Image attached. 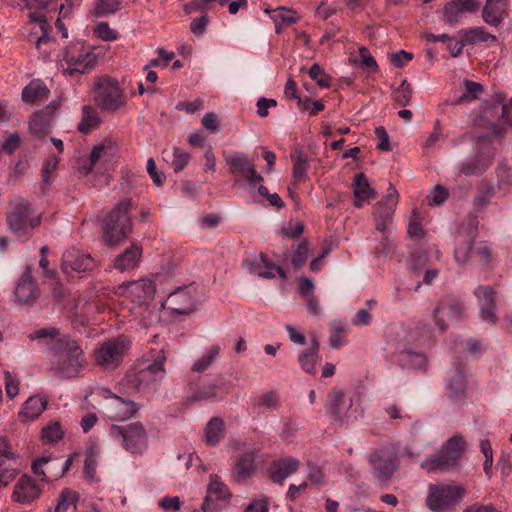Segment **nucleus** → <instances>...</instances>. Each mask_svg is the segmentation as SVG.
I'll list each match as a JSON object with an SVG mask.
<instances>
[{"mask_svg":"<svg viewBox=\"0 0 512 512\" xmlns=\"http://www.w3.org/2000/svg\"><path fill=\"white\" fill-rule=\"evenodd\" d=\"M30 340H40L49 347L52 355L51 370L60 379L80 377L88 361L78 341L69 335H60L55 327H44L31 332Z\"/></svg>","mask_w":512,"mask_h":512,"instance_id":"nucleus-1","label":"nucleus"},{"mask_svg":"<svg viewBox=\"0 0 512 512\" xmlns=\"http://www.w3.org/2000/svg\"><path fill=\"white\" fill-rule=\"evenodd\" d=\"M433 329L427 323H419L414 328H403L398 334L399 342L395 354L396 361L403 368L424 369L427 364L426 355L417 348L432 345Z\"/></svg>","mask_w":512,"mask_h":512,"instance_id":"nucleus-2","label":"nucleus"},{"mask_svg":"<svg viewBox=\"0 0 512 512\" xmlns=\"http://www.w3.org/2000/svg\"><path fill=\"white\" fill-rule=\"evenodd\" d=\"M159 373L160 358L143 357L126 373L121 385L127 393L147 394L151 389L155 390Z\"/></svg>","mask_w":512,"mask_h":512,"instance_id":"nucleus-3","label":"nucleus"},{"mask_svg":"<svg viewBox=\"0 0 512 512\" xmlns=\"http://www.w3.org/2000/svg\"><path fill=\"white\" fill-rule=\"evenodd\" d=\"M130 199L121 200L103 221V238L107 245H117L131 231Z\"/></svg>","mask_w":512,"mask_h":512,"instance_id":"nucleus-4","label":"nucleus"},{"mask_svg":"<svg viewBox=\"0 0 512 512\" xmlns=\"http://www.w3.org/2000/svg\"><path fill=\"white\" fill-rule=\"evenodd\" d=\"M129 337L120 335L104 341L94 351L95 363L104 370L118 368L131 350Z\"/></svg>","mask_w":512,"mask_h":512,"instance_id":"nucleus-5","label":"nucleus"},{"mask_svg":"<svg viewBox=\"0 0 512 512\" xmlns=\"http://www.w3.org/2000/svg\"><path fill=\"white\" fill-rule=\"evenodd\" d=\"M110 437L132 454H140L147 448L148 435L141 422H132L127 425H112L109 429Z\"/></svg>","mask_w":512,"mask_h":512,"instance_id":"nucleus-6","label":"nucleus"},{"mask_svg":"<svg viewBox=\"0 0 512 512\" xmlns=\"http://www.w3.org/2000/svg\"><path fill=\"white\" fill-rule=\"evenodd\" d=\"M63 60L67 65L63 72L72 76L90 71L97 63V56L91 46L74 42L66 47Z\"/></svg>","mask_w":512,"mask_h":512,"instance_id":"nucleus-7","label":"nucleus"},{"mask_svg":"<svg viewBox=\"0 0 512 512\" xmlns=\"http://www.w3.org/2000/svg\"><path fill=\"white\" fill-rule=\"evenodd\" d=\"M466 448V441L461 435H454L443 445L439 454L424 461L421 467L428 472L443 470L456 464Z\"/></svg>","mask_w":512,"mask_h":512,"instance_id":"nucleus-8","label":"nucleus"},{"mask_svg":"<svg viewBox=\"0 0 512 512\" xmlns=\"http://www.w3.org/2000/svg\"><path fill=\"white\" fill-rule=\"evenodd\" d=\"M6 222L9 229L17 235H26L30 230L40 225V216H34L31 205L27 200L21 199L10 204V210L6 214Z\"/></svg>","mask_w":512,"mask_h":512,"instance_id":"nucleus-9","label":"nucleus"},{"mask_svg":"<svg viewBox=\"0 0 512 512\" xmlns=\"http://www.w3.org/2000/svg\"><path fill=\"white\" fill-rule=\"evenodd\" d=\"M94 101L103 110H119L125 104V98L118 81L110 77L98 79L94 85Z\"/></svg>","mask_w":512,"mask_h":512,"instance_id":"nucleus-10","label":"nucleus"},{"mask_svg":"<svg viewBox=\"0 0 512 512\" xmlns=\"http://www.w3.org/2000/svg\"><path fill=\"white\" fill-rule=\"evenodd\" d=\"M463 493V488L457 485L430 484L426 504L431 511L447 512L460 502Z\"/></svg>","mask_w":512,"mask_h":512,"instance_id":"nucleus-11","label":"nucleus"},{"mask_svg":"<svg viewBox=\"0 0 512 512\" xmlns=\"http://www.w3.org/2000/svg\"><path fill=\"white\" fill-rule=\"evenodd\" d=\"M399 202V193L396 188L389 183V189L384 198L377 202L373 209L375 220V229L379 233L392 231L393 217L395 209Z\"/></svg>","mask_w":512,"mask_h":512,"instance_id":"nucleus-12","label":"nucleus"},{"mask_svg":"<svg viewBox=\"0 0 512 512\" xmlns=\"http://www.w3.org/2000/svg\"><path fill=\"white\" fill-rule=\"evenodd\" d=\"M196 307L197 301L187 287H179L169 293L165 304L162 303V309L169 311L172 317L190 315Z\"/></svg>","mask_w":512,"mask_h":512,"instance_id":"nucleus-13","label":"nucleus"},{"mask_svg":"<svg viewBox=\"0 0 512 512\" xmlns=\"http://www.w3.org/2000/svg\"><path fill=\"white\" fill-rule=\"evenodd\" d=\"M225 160L231 172L245 179L251 189H255L258 184L263 183L262 175L256 171L254 165L243 153L233 152Z\"/></svg>","mask_w":512,"mask_h":512,"instance_id":"nucleus-14","label":"nucleus"},{"mask_svg":"<svg viewBox=\"0 0 512 512\" xmlns=\"http://www.w3.org/2000/svg\"><path fill=\"white\" fill-rule=\"evenodd\" d=\"M156 284L149 278L123 282L116 288V294L131 298L133 302L144 304L153 298Z\"/></svg>","mask_w":512,"mask_h":512,"instance_id":"nucleus-15","label":"nucleus"},{"mask_svg":"<svg viewBox=\"0 0 512 512\" xmlns=\"http://www.w3.org/2000/svg\"><path fill=\"white\" fill-rule=\"evenodd\" d=\"M20 462L8 441L0 437V487L10 484L19 474Z\"/></svg>","mask_w":512,"mask_h":512,"instance_id":"nucleus-16","label":"nucleus"},{"mask_svg":"<svg viewBox=\"0 0 512 512\" xmlns=\"http://www.w3.org/2000/svg\"><path fill=\"white\" fill-rule=\"evenodd\" d=\"M480 8V2L477 0H451L443 7L442 21L454 27L458 25L467 14L474 13Z\"/></svg>","mask_w":512,"mask_h":512,"instance_id":"nucleus-17","label":"nucleus"},{"mask_svg":"<svg viewBox=\"0 0 512 512\" xmlns=\"http://www.w3.org/2000/svg\"><path fill=\"white\" fill-rule=\"evenodd\" d=\"M464 304L459 300H443L433 311L435 323L441 332H444L449 324L460 320L464 314Z\"/></svg>","mask_w":512,"mask_h":512,"instance_id":"nucleus-18","label":"nucleus"},{"mask_svg":"<svg viewBox=\"0 0 512 512\" xmlns=\"http://www.w3.org/2000/svg\"><path fill=\"white\" fill-rule=\"evenodd\" d=\"M376 477L381 481H387L397 468L396 452L392 449L383 448L374 451L369 456Z\"/></svg>","mask_w":512,"mask_h":512,"instance_id":"nucleus-19","label":"nucleus"},{"mask_svg":"<svg viewBox=\"0 0 512 512\" xmlns=\"http://www.w3.org/2000/svg\"><path fill=\"white\" fill-rule=\"evenodd\" d=\"M103 396L105 398L112 399L111 403L108 405V417L115 422H121L131 419L139 410L138 405L128 399H124L110 390H103Z\"/></svg>","mask_w":512,"mask_h":512,"instance_id":"nucleus-20","label":"nucleus"},{"mask_svg":"<svg viewBox=\"0 0 512 512\" xmlns=\"http://www.w3.org/2000/svg\"><path fill=\"white\" fill-rule=\"evenodd\" d=\"M479 304V314L481 320L495 325L498 317L496 312L495 291L490 286H479L474 292Z\"/></svg>","mask_w":512,"mask_h":512,"instance_id":"nucleus-21","label":"nucleus"},{"mask_svg":"<svg viewBox=\"0 0 512 512\" xmlns=\"http://www.w3.org/2000/svg\"><path fill=\"white\" fill-rule=\"evenodd\" d=\"M39 288L32 278V269L25 268L15 288V296L18 303L32 305L39 297Z\"/></svg>","mask_w":512,"mask_h":512,"instance_id":"nucleus-22","label":"nucleus"},{"mask_svg":"<svg viewBox=\"0 0 512 512\" xmlns=\"http://www.w3.org/2000/svg\"><path fill=\"white\" fill-rule=\"evenodd\" d=\"M42 489L28 475H22L15 484L12 499L20 504H29L40 497Z\"/></svg>","mask_w":512,"mask_h":512,"instance_id":"nucleus-23","label":"nucleus"},{"mask_svg":"<svg viewBox=\"0 0 512 512\" xmlns=\"http://www.w3.org/2000/svg\"><path fill=\"white\" fill-rule=\"evenodd\" d=\"M230 493L228 487L220 479L218 475H210L209 483L207 486V496L202 505L204 512H212L215 510V501L225 500L229 497Z\"/></svg>","mask_w":512,"mask_h":512,"instance_id":"nucleus-24","label":"nucleus"},{"mask_svg":"<svg viewBox=\"0 0 512 512\" xmlns=\"http://www.w3.org/2000/svg\"><path fill=\"white\" fill-rule=\"evenodd\" d=\"M94 266V261L90 255L83 254L79 250H69L63 254L62 257V270L65 273L69 271L85 272Z\"/></svg>","mask_w":512,"mask_h":512,"instance_id":"nucleus-25","label":"nucleus"},{"mask_svg":"<svg viewBox=\"0 0 512 512\" xmlns=\"http://www.w3.org/2000/svg\"><path fill=\"white\" fill-rule=\"evenodd\" d=\"M51 462L52 458L50 456H43L37 458L36 460L33 461L31 465L32 472L36 476H41L43 481L48 482L53 478L57 479L59 477H62L65 474V472L70 468L72 460L71 458H68L64 462L61 470L58 473L54 474L51 473V466L49 465Z\"/></svg>","mask_w":512,"mask_h":512,"instance_id":"nucleus-26","label":"nucleus"},{"mask_svg":"<svg viewBox=\"0 0 512 512\" xmlns=\"http://www.w3.org/2000/svg\"><path fill=\"white\" fill-rule=\"evenodd\" d=\"M508 0H486L482 11L483 20L490 26L500 25L506 15Z\"/></svg>","mask_w":512,"mask_h":512,"instance_id":"nucleus-27","label":"nucleus"},{"mask_svg":"<svg viewBox=\"0 0 512 512\" xmlns=\"http://www.w3.org/2000/svg\"><path fill=\"white\" fill-rule=\"evenodd\" d=\"M354 206L362 208L375 198L376 192L371 188L367 177L363 173L356 174L353 183Z\"/></svg>","mask_w":512,"mask_h":512,"instance_id":"nucleus-28","label":"nucleus"},{"mask_svg":"<svg viewBox=\"0 0 512 512\" xmlns=\"http://www.w3.org/2000/svg\"><path fill=\"white\" fill-rule=\"evenodd\" d=\"M249 271L262 278H274L276 274L282 278L286 279L285 271L274 264L268 262L264 254H261L258 258L254 257V261L249 263Z\"/></svg>","mask_w":512,"mask_h":512,"instance_id":"nucleus-29","label":"nucleus"},{"mask_svg":"<svg viewBox=\"0 0 512 512\" xmlns=\"http://www.w3.org/2000/svg\"><path fill=\"white\" fill-rule=\"evenodd\" d=\"M141 254L142 249L138 245L133 244L115 257L113 267L120 272L133 270L138 267Z\"/></svg>","mask_w":512,"mask_h":512,"instance_id":"nucleus-30","label":"nucleus"},{"mask_svg":"<svg viewBox=\"0 0 512 512\" xmlns=\"http://www.w3.org/2000/svg\"><path fill=\"white\" fill-rule=\"evenodd\" d=\"M319 349V342L316 339H313L307 349L301 350L298 353L299 365L307 374L316 373V365L320 361Z\"/></svg>","mask_w":512,"mask_h":512,"instance_id":"nucleus-31","label":"nucleus"},{"mask_svg":"<svg viewBox=\"0 0 512 512\" xmlns=\"http://www.w3.org/2000/svg\"><path fill=\"white\" fill-rule=\"evenodd\" d=\"M47 400L42 396H31L23 404L19 412V419L23 422L38 418L46 409Z\"/></svg>","mask_w":512,"mask_h":512,"instance_id":"nucleus-32","label":"nucleus"},{"mask_svg":"<svg viewBox=\"0 0 512 512\" xmlns=\"http://www.w3.org/2000/svg\"><path fill=\"white\" fill-rule=\"evenodd\" d=\"M255 450L247 451L236 462L233 469V479L238 483L246 482L253 471Z\"/></svg>","mask_w":512,"mask_h":512,"instance_id":"nucleus-33","label":"nucleus"},{"mask_svg":"<svg viewBox=\"0 0 512 512\" xmlns=\"http://www.w3.org/2000/svg\"><path fill=\"white\" fill-rule=\"evenodd\" d=\"M299 465L300 462L296 458H286L275 462L271 469L272 480L282 484L286 478L298 470Z\"/></svg>","mask_w":512,"mask_h":512,"instance_id":"nucleus-34","label":"nucleus"},{"mask_svg":"<svg viewBox=\"0 0 512 512\" xmlns=\"http://www.w3.org/2000/svg\"><path fill=\"white\" fill-rule=\"evenodd\" d=\"M264 12L268 14L274 22L277 34L282 33L285 27H288L297 21L295 12L285 7H278L277 9L267 8Z\"/></svg>","mask_w":512,"mask_h":512,"instance_id":"nucleus-35","label":"nucleus"},{"mask_svg":"<svg viewBox=\"0 0 512 512\" xmlns=\"http://www.w3.org/2000/svg\"><path fill=\"white\" fill-rule=\"evenodd\" d=\"M446 393L450 400L459 401L465 397L466 394V380L462 371L456 370L451 375L446 384Z\"/></svg>","mask_w":512,"mask_h":512,"instance_id":"nucleus-36","label":"nucleus"},{"mask_svg":"<svg viewBox=\"0 0 512 512\" xmlns=\"http://www.w3.org/2000/svg\"><path fill=\"white\" fill-rule=\"evenodd\" d=\"M347 403L344 393L339 388H332L327 396L326 408L328 412L336 419L345 417Z\"/></svg>","mask_w":512,"mask_h":512,"instance_id":"nucleus-37","label":"nucleus"},{"mask_svg":"<svg viewBox=\"0 0 512 512\" xmlns=\"http://www.w3.org/2000/svg\"><path fill=\"white\" fill-rule=\"evenodd\" d=\"M225 434V423L220 417L211 418L204 428V442L209 446L219 444Z\"/></svg>","mask_w":512,"mask_h":512,"instance_id":"nucleus-38","label":"nucleus"},{"mask_svg":"<svg viewBox=\"0 0 512 512\" xmlns=\"http://www.w3.org/2000/svg\"><path fill=\"white\" fill-rule=\"evenodd\" d=\"M48 96L49 89L42 82L37 80L31 81L22 90V100L28 104L46 101Z\"/></svg>","mask_w":512,"mask_h":512,"instance_id":"nucleus-39","label":"nucleus"},{"mask_svg":"<svg viewBox=\"0 0 512 512\" xmlns=\"http://www.w3.org/2000/svg\"><path fill=\"white\" fill-rule=\"evenodd\" d=\"M474 236H464L462 233H459L456 238V248L454 250V258L456 262L460 265H464L468 263L472 256V242Z\"/></svg>","mask_w":512,"mask_h":512,"instance_id":"nucleus-40","label":"nucleus"},{"mask_svg":"<svg viewBox=\"0 0 512 512\" xmlns=\"http://www.w3.org/2000/svg\"><path fill=\"white\" fill-rule=\"evenodd\" d=\"M100 117L98 112L91 106H84L82 108V119L78 124V131L82 134H88L100 125Z\"/></svg>","mask_w":512,"mask_h":512,"instance_id":"nucleus-41","label":"nucleus"},{"mask_svg":"<svg viewBox=\"0 0 512 512\" xmlns=\"http://www.w3.org/2000/svg\"><path fill=\"white\" fill-rule=\"evenodd\" d=\"M50 128V118L42 111L35 113L29 122L30 132L38 138L45 137Z\"/></svg>","mask_w":512,"mask_h":512,"instance_id":"nucleus-42","label":"nucleus"},{"mask_svg":"<svg viewBox=\"0 0 512 512\" xmlns=\"http://www.w3.org/2000/svg\"><path fill=\"white\" fill-rule=\"evenodd\" d=\"M491 156L475 157L461 164L459 171L464 175H476L482 173L490 164Z\"/></svg>","mask_w":512,"mask_h":512,"instance_id":"nucleus-43","label":"nucleus"},{"mask_svg":"<svg viewBox=\"0 0 512 512\" xmlns=\"http://www.w3.org/2000/svg\"><path fill=\"white\" fill-rule=\"evenodd\" d=\"M459 34L462 35L464 41L467 43H477V42H495L496 36L490 34L483 27H475L471 29H464L459 31Z\"/></svg>","mask_w":512,"mask_h":512,"instance_id":"nucleus-44","label":"nucleus"},{"mask_svg":"<svg viewBox=\"0 0 512 512\" xmlns=\"http://www.w3.org/2000/svg\"><path fill=\"white\" fill-rule=\"evenodd\" d=\"M381 237L376 240L374 251L377 255L383 257H390L396 252V245L391 231L386 233H380Z\"/></svg>","mask_w":512,"mask_h":512,"instance_id":"nucleus-45","label":"nucleus"},{"mask_svg":"<svg viewBox=\"0 0 512 512\" xmlns=\"http://www.w3.org/2000/svg\"><path fill=\"white\" fill-rule=\"evenodd\" d=\"M475 256L478 258V264L481 267H491L497 261L491 245L487 242H481L475 249Z\"/></svg>","mask_w":512,"mask_h":512,"instance_id":"nucleus-46","label":"nucleus"},{"mask_svg":"<svg viewBox=\"0 0 512 512\" xmlns=\"http://www.w3.org/2000/svg\"><path fill=\"white\" fill-rule=\"evenodd\" d=\"M363 412V391L361 389L354 390L348 400L345 410V418H356Z\"/></svg>","mask_w":512,"mask_h":512,"instance_id":"nucleus-47","label":"nucleus"},{"mask_svg":"<svg viewBox=\"0 0 512 512\" xmlns=\"http://www.w3.org/2000/svg\"><path fill=\"white\" fill-rule=\"evenodd\" d=\"M225 391L216 384L203 385L192 397V401L212 400L222 398Z\"/></svg>","mask_w":512,"mask_h":512,"instance_id":"nucleus-48","label":"nucleus"},{"mask_svg":"<svg viewBox=\"0 0 512 512\" xmlns=\"http://www.w3.org/2000/svg\"><path fill=\"white\" fill-rule=\"evenodd\" d=\"M480 451L484 456L483 469L485 474L490 478L492 476V466L494 463V453L489 439L480 440Z\"/></svg>","mask_w":512,"mask_h":512,"instance_id":"nucleus-49","label":"nucleus"},{"mask_svg":"<svg viewBox=\"0 0 512 512\" xmlns=\"http://www.w3.org/2000/svg\"><path fill=\"white\" fill-rule=\"evenodd\" d=\"M330 330V346L338 349L345 344L343 333L345 331V324L341 321H333L329 324Z\"/></svg>","mask_w":512,"mask_h":512,"instance_id":"nucleus-50","label":"nucleus"},{"mask_svg":"<svg viewBox=\"0 0 512 512\" xmlns=\"http://www.w3.org/2000/svg\"><path fill=\"white\" fill-rule=\"evenodd\" d=\"M220 352V347L215 345L211 347L201 358L196 360L192 366V370L195 372L205 371L211 363L215 360L216 356Z\"/></svg>","mask_w":512,"mask_h":512,"instance_id":"nucleus-51","label":"nucleus"},{"mask_svg":"<svg viewBox=\"0 0 512 512\" xmlns=\"http://www.w3.org/2000/svg\"><path fill=\"white\" fill-rule=\"evenodd\" d=\"M29 23H36L39 25V28L42 32L41 36L37 38L36 46L39 47L41 43L47 42L49 40L48 37V28L49 25L46 21V18L40 12H31L29 13Z\"/></svg>","mask_w":512,"mask_h":512,"instance_id":"nucleus-52","label":"nucleus"},{"mask_svg":"<svg viewBox=\"0 0 512 512\" xmlns=\"http://www.w3.org/2000/svg\"><path fill=\"white\" fill-rule=\"evenodd\" d=\"M78 501V495L76 492L69 488L62 490L58 503L55 507L54 512H66L71 504H75Z\"/></svg>","mask_w":512,"mask_h":512,"instance_id":"nucleus-53","label":"nucleus"},{"mask_svg":"<svg viewBox=\"0 0 512 512\" xmlns=\"http://www.w3.org/2000/svg\"><path fill=\"white\" fill-rule=\"evenodd\" d=\"M63 435L64 431L59 422H52L42 429V439L47 442H57Z\"/></svg>","mask_w":512,"mask_h":512,"instance_id":"nucleus-54","label":"nucleus"},{"mask_svg":"<svg viewBox=\"0 0 512 512\" xmlns=\"http://www.w3.org/2000/svg\"><path fill=\"white\" fill-rule=\"evenodd\" d=\"M94 35L103 41H115L119 38L118 31L110 28L107 22H99L94 28Z\"/></svg>","mask_w":512,"mask_h":512,"instance_id":"nucleus-55","label":"nucleus"},{"mask_svg":"<svg viewBox=\"0 0 512 512\" xmlns=\"http://www.w3.org/2000/svg\"><path fill=\"white\" fill-rule=\"evenodd\" d=\"M120 1L118 0H97L96 2V14L98 16H107L114 14L120 9Z\"/></svg>","mask_w":512,"mask_h":512,"instance_id":"nucleus-56","label":"nucleus"},{"mask_svg":"<svg viewBox=\"0 0 512 512\" xmlns=\"http://www.w3.org/2000/svg\"><path fill=\"white\" fill-rule=\"evenodd\" d=\"M59 159L56 156H49L42 165L41 175L42 182L44 184H50L52 182L51 174L57 169Z\"/></svg>","mask_w":512,"mask_h":512,"instance_id":"nucleus-57","label":"nucleus"},{"mask_svg":"<svg viewBox=\"0 0 512 512\" xmlns=\"http://www.w3.org/2000/svg\"><path fill=\"white\" fill-rule=\"evenodd\" d=\"M96 467H97V460H96V454L91 450L84 462V476L85 479L89 482H95L97 480L96 478Z\"/></svg>","mask_w":512,"mask_h":512,"instance_id":"nucleus-58","label":"nucleus"},{"mask_svg":"<svg viewBox=\"0 0 512 512\" xmlns=\"http://www.w3.org/2000/svg\"><path fill=\"white\" fill-rule=\"evenodd\" d=\"M394 100L401 106H406L412 96L410 84L404 80L393 93Z\"/></svg>","mask_w":512,"mask_h":512,"instance_id":"nucleus-59","label":"nucleus"},{"mask_svg":"<svg viewBox=\"0 0 512 512\" xmlns=\"http://www.w3.org/2000/svg\"><path fill=\"white\" fill-rule=\"evenodd\" d=\"M309 76L320 87L328 88L330 86V78L319 64L315 63L311 66Z\"/></svg>","mask_w":512,"mask_h":512,"instance_id":"nucleus-60","label":"nucleus"},{"mask_svg":"<svg viewBox=\"0 0 512 512\" xmlns=\"http://www.w3.org/2000/svg\"><path fill=\"white\" fill-rule=\"evenodd\" d=\"M309 255V247L306 242H302L298 244V246L293 251V256L291 259L292 264L295 267H301L307 261Z\"/></svg>","mask_w":512,"mask_h":512,"instance_id":"nucleus-61","label":"nucleus"},{"mask_svg":"<svg viewBox=\"0 0 512 512\" xmlns=\"http://www.w3.org/2000/svg\"><path fill=\"white\" fill-rule=\"evenodd\" d=\"M448 198V191L441 185H436L429 194L428 203L430 206H439Z\"/></svg>","mask_w":512,"mask_h":512,"instance_id":"nucleus-62","label":"nucleus"},{"mask_svg":"<svg viewBox=\"0 0 512 512\" xmlns=\"http://www.w3.org/2000/svg\"><path fill=\"white\" fill-rule=\"evenodd\" d=\"M462 98L468 101L477 99L482 93V86L473 81H465Z\"/></svg>","mask_w":512,"mask_h":512,"instance_id":"nucleus-63","label":"nucleus"},{"mask_svg":"<svg viewBox=\"0 0 512 512\" xmlns=\"http://www.w3.org/2000/svg\"><path fill=\"white\" fill-rule=\"evenodd\" d=\"M258 405L266 409L275 410L279 407V396L273 391L266 392L259 397Z\"/></svg>","mask_w":512,"mask_h":512,"instance_id":"nucleus-64","label":"nucleus"}]
</instances>
